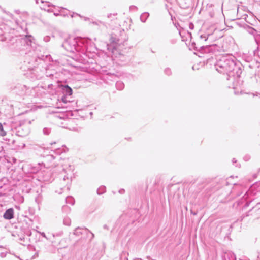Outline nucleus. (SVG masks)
<instances>
[{"label": "nucleus", "mask_w": 260, "mask_h": 260, "mask_svg": "<svg viewBox=\"0 0 260 260\" xmlns=\"http://www.w3.org/2000/svg\"><path fill=\"white\" fill-rule=\"evenodd\" d=\"M92 23H93V24H95V25H99L100 24H103V25L104 24L103 22L100 21H98V22H96V21L93 22Z\"/></svg>", "instance_id": "nucleus-31"}, {"label": "nucleus", "mask_w": 260, "mask_h": 260, "mask_svg": "<svg viewBox=\"0 0 260 260\" xmlns=\"http://www.w3.org/2000/svg\"><path fill=\"white\" fill-rule=\"evenodd\" d=\"M232 162H233V164H234V163H236L237 162V160L235 158H233V160H232Z\"/></svg>", "instance_id": "nucleus-41"}, {"label": "nucleus", "mask_w": 260, "mask_h": 260, "mask_svg": "<svg viewBox=\"0 0 260 260\" xmlns=\"http://www.w3.org/2000/svg\"><path fill=\"white\" fill-rule=\"evenodd\" d=\"M73 233L75 235L77 236H80L84 235H88L89 234H90L91 236L90 240L93 239L94 237V234L90 232L87 228H82L80 227L76 228L75 229Z\"/></svg>", "instance_id": "nucleus-5"}, {"label": "nucleus", "mask_w": 260, "mask_h": 260, "mask_svg": "<svg viewBox=\"0 0 260 260\" xmlns=\"http://www.w3.org/2000/svg\"><path fill=\"white\" fill-rule=\"evenodd\" d=\"M216 70L222 74H226L229 78L239 77L242 73L241 64L236 58L231 55L226 54L219 57L214 64Z\"/></svg>", "instance_id": "nucleus-1"}, {"label": "nucleus", "mask_w": 260, "mask_h": 260, "mask_svg": "<svg viewBox=\"0 0 260 260\" xmlns=\"http://www.w3.org/2000/svg\"><path fill=\"white\" fill-rule=\"evenodd\" d=\"M61 89L64 95L70 96L72 94V89L67 85L62 86Z\"/></svg>", "instance_id": "nucleus-9"}, {"label": "nucleus", "mask_w": 260, "mask_h": 260, "mask_svg": "<svg viewBox=\"0 0 260 260\" xmlns=\"http://www.w3.org/2000/svg\"><path fill=\"white\" fill-rule=\"evenodd\" d=\"M260 209V202L257 203L256 205L252 207L245 215V216L252 215L253 212H256Z\"/></svg>", "instance_id": "nucleus-10"}, {"label": "nucleus", "mask_w": 260, "mask_h": 260, "mask_svg": "<svg viewBox=\"0 0 260 260\" xmlns=\"http://www.w3.org/2000/svg\"><path fill=\"white\" fill-rule=\"evenodd\" d=\"M62 179L61 180V184L62 187L66 188L67 190L69 189V185L72 181L73 173L72 171L67 173V171L63 169V172L61 174Z\"/></svg>", "instance_id": "nucleus-3"}, {"label": "nucleus", "mask_w": 260, "mask_h": 260, "mask_svg": "<svg viewBox=\"0 0 260 260\" xmlns=\"http://www.w3.org/2000/svg\"><path fill=\"white\" fill-rule=\"evenodd\" d=\"M54 152L57 154H60L62 153V150L60 149H57L54 151Z\"/></svg>", "instance_id": "nucleus-29"}, {"label": "nucleus", "mask_w": 260, "mask_h": 260, "mask_svg": "<svg viewBox=\"0 0 260 260\" xmlns=\"http://www.w3.org/2000/svg\"><path fill=\"white\" fill-rule=\"evenodd\" d=\"M250 203H251V201H250V202H247L246 203V204L245 205V206H245V207H248V206H249V204H250Z\"/></svg>", "instance_id": "nucleus-40"}, {"label": "nucleus", "mask_w": 260, "mask_h": 260, "mask_svg": "<svg viewBox=\"0 0 260 260\" xmlns=\"http://www.w3.org/2000/svg\"><path fill=\"white\" fill-rule=\"evenodd\" d=\"M43 167L44 168V164L42 163H38L37 166H35L33 168V172L36 173L39 172L40 170H41L43 168Z\"/></svg>", "instance_id": "nucleus-14"}, {"label": "nucleus", "mask_w": 260, "mask_h": 260, "mask_svg": "<svg viewBox=\"0 0 260 260\" xmlns=\"http://www.w3.org/2000/svg\"><path fill=\"white\" fill-rule=\"evenodd\" d=\"M87 40L80 37H69L62 44V46L68 52L75 51L85 54L87 50Z\"/></svg>", "instance_id": "nucleus-2"}, {"label": "nucleus", "mask_w": 260, "mask_h": 260, "mask_svg": "<svg viewBox=\"0 0 260 260\" xmlns=\"http://www.w3.org/2000/svg\"><path fill=\"white\" fill-rule=\"evenodd\" d=\"M3 148L0 146V152L2 151Z\"/></svg>", "instance_id": "nucleus-43"}, {"label": "nucleus", "mask_w": 260, "mask_h": 260, "mask_svg": "<svg viewBox=\"0 0 260 260\" xmlns=\"http://www.w3.org/2000/svg\"><path fill=\"white\" fill-rule=\"evenodd\" d=\"M119 192L120 193H121V194H123V193H124L125 192V190H124V189H120V190H119Z\"/></svg>", "instance_id": "nucleus-37"}, {"label": "nucleus", "mask_w": 260, "mask_h": 260, "mask_svg": "<svg viewBox=\"0 0 260 260\" xmlns=\"http://www.w3.org/2000/svg\"><path fill=\"white\" fill-rule=\"evenodd\" d=\"M46 75L47 77H51L53 76V74L52 73H50L48 71H46Z\"/></svg>", "instance_id": "nucleus-33"}, {"label": "nucleus", "mask_w": 260, "mask_h": 260, "mask_svg": "<svg viewBox=\"0 0 260 260\" xmlns=\"http://www.w3.org/2000/svg\"><path fill=\"white\" fill-rule=\"evenodd\" d=\"M44 40L45 42H48L49 41V37L48 36H46V37H44Z\"/></svg>", "instance_id": "nucleus-36"}, {"label": "nucleus", "mask_w": 260, "mask_h": 260, "mask_svg": "<svg viewBox=\"0 0 260 260\" xmlns=\"http://www.w3.org/2000/svg\"><path fill=\"white\" fill-rule=\"evenodd\" d=\"M191 45L194 48V50L199 51L202 53H211L210 50V45H207L202 46H196V43L194 42H192Z\"/></svg>", "instance_id": "nucleus-6"}, {"label": "nucleus", "mask_w": 260, "mask_h": 260, "mask_svg": "<svg viewBox=\"0 0 260 260\" xmlns=\"http://www.w3.org/2000/svg\"><path fill=\"white\" fill-rule=\"evenodd\" d=\"M250 156L248 155H245L243 158L244 160L245 161L249 160L250 159Z\"/></svg>", "instance_id": "nucleus-30"}, {"label": "nucleus", "mask_w": 260, "mask_h": 260, "mask_svg": "<svg viewBox=\"0 0 260 260\" xmlns=\"http://www.w3.org/2000/svg\"><path fill=\"white\" fill-rule=\"evenodd\" d=\"M43 132L44 135H48L50 133L51 129L48 127H45L43 130Z\"/></svg>", "instance_id": "nucleus-24"}, {"label": "nucleus", "mask_w": 260, "mask_h": 260, "mask_svg": "<svg viewBox=\"0 0 260 260\" xmlns=\"http://www.w3.org/2000/svg\"><path fill=\"white\" fill-rule=\"evenodd\" d=\"M33 39V37L31 35H26L22 39V42H25L27 46H30L31 44Z\"/></svg>", "instance_id": "nucleus-12"}, {"label": "nucleus", "mask_w": 260, "mask_h": 260, "mask_svg": "<svg viewBox=\"0 0 260 260\" xmlns=\"http://www.w3.org/2000/svg\"><path fill=\"white\" fill-rule=\"evenodd\" d=\"M42 196L40 194L38 195L36 198H35V202L36 203L39 205L40 204H41V202H42Z\"/></svg>", "instance_id": "nucleus-21"}, {"label": "nucleus", "mask_w": 260, "mask_h": 260, "mask_svg": "<svg viewBox=\"0 0 260 260\" xmlns=\"http://www.w3.org/2000/svg\"><path fill=\"white\" fill-rule=\"evenodd\" d=\"M226 256H229V258H230L229 260H236V259L235 255L232 252H229L228 253L225 254L224 256L225 257Z\"/></svg>", "instance_id": "nucleus-20"}, {"label": "nucleus", "mask_w": 260, "mask_h": 260, "mask_svg": "<svg viewBox=\"0 0 260 260\" xmlns=\"http://www.w3.org/2000/svg\"><path fill=\"white\" fill-rule=\"evenodd\" d=\"M106 191V187L102 186L97 189V193L98 194H102Z\"/></svg>", "instance_id": "nucleus-18"}, {"label": "nucleus", "mask_w": 260, "mask_h": 260, "mask_svg": "<svg viewBox=\"0 0 260 260\" xmlns=\"http://www.w3.org/2000/svg\"><path fill=\"white\" fill-rule=\"evenodd\" d=\"M50 55H46V56H44V55H42L41 57H38L37 58H35V62H36V63H35L34 64V66L35 67L36 65H37L38 63H40L41 61H44L46 59H50Z\"/></svg>", "instance_id": "nucleus-11"}, {"label": "nucleus", "mask_w": 260, "mask_h": 260, "mask_svg": "<svg viewBox=\"0 0 260 260\" xmlns=\"http://www.w3.org/2000/svg\"><path fill=\"white\" fill-rule=\"evenodd\" d=\"M117 14H109L108 15V18H111L112 20L114 19Z\"/></svg>", "instance_id": "nucleus-28"}, {"label": "nucleus", "mask_w": 260, "mask_h": 260, "mask_svg": "<svg viewBox=\"0 0 260 260\" xmlns=\"http://www.w3.org/2000/svg\"><path fill=\"white\" fill-rule=\"evenodd\" d=\"M67 98H68V96H66V95H63L61 96V98L60 100H61V101L63 103L66 104V103H67L68 102H71V101H70V100H68V99H67Z\"/></svg>", "instance_id": "nucleus-22"}, {"label": "nucleus", "mask_w": 260, "mask_h": 260, "mask_svg": "<svg viewBox=\"0 0 260 260\" xmlns=\"http://www.w3.org/2000/svg\"><path fill=\"white\" fill-rule=\"evenodd\" d=\"M15 12H16L17 14H19V10H16V11H15Z\"/></svg>", "instance_id": "nucleus-42"}, {"label": "nucleus", "mask_w": 260, "mask_h": 260, "mask_svg": "<svg viewBox=\"0 0 260 260\" xmlns=\"http://www.w3.org/2000/svg\"><path fill=\"white\" fill-rule=\"evenodd\" d=\"M36 2L37 3H38V0H36Z\"/></svg>", "instance_id": "nucleus-45"}, {"label": "nucleus", "mask_w": 260, "mask_h": 260, "mask_svg": "<svg viewBox=\"0 0 260 260\" xmlns=\"http://www.w3.org/2000/svg\"><path fill=\"white\" fill-rule=\"evenodd\" d=\"M14 90L16 94L20 96H24L29 92V88L21 84H18L14 88Z\"/></svg>", "instance_id": "nucleus-4"}, {"label": "nucleus", "mask_w": 260, "mask_h": 260, "mask_svg": "<svg viewBox=\"0 0 260 260\" xmlns=\"http://www.w3.org/2000/svg\"><path fill=\"white\" fill-rule=\"evenodd\" d=\"M149 16V14L147 12L142 13L140 16V20L142 22H145Z\"/></svg>", "instance_id": "nucleus-15"}, {"label": "nucleus", "mask_w": 260, "mask_h": 260, "mask_svg": "<svg viewBox=\"0 0 260 260\" xmlns=\"http://www.w3.org/2000/svg\"><path fill=\"white\" fill-rule=\"evenodd\" d=\"M189 28L190 29H193V24L192 23H190L189 24Z\"/></svg>", "instance_id": "nucleus-38"}, {"label": "nucleus", "mask_w": 260, "mask_h": 260, "mask_svg": "<svg viewBox=\"0 0 260 260\" xmlns=\"http://www.w3.org/2000/svg\"><path fill=\"white\" fill-rule=\"evenodd\" d=\"M210 50L212 53L220 54L225 51L223 46H219L214 44L210 45Z\"/></svg>", "instance_id": "nucleus-7"}, {"label": "nucleus", "mask_w": 260, "mask_h": 260, "mask_svg": "<svg viewBox=\"0 0 260 260\" xmlns=\"http://www.w3.org/2000/svg\"><path fill=\"white\" fill-rule=\"evenodd\" d=\"M5 219L10 220L14 218V210L13 208L7 209L3 215Z\"/></svg>", "instance_id": "nucleus-8"}, {"label": "nucleus", "mask_w": 260, "mask_h": 260, "mask_svg": "<svg viewBox=\"0 0 260 260\" xmlns=\"http://www.w3.org/2000/svg\"><path fill=\"white\" fill-rule=\"evenodd\" d=\"M63 224L69 226L71 224V219L68 217H65L63 221Z\"/></svg>", "instance_id": "nucleus-19"}, {"label": "nucleus", "mask_w": 260, "mask_h": 260, "mask_svg": "<svg viewBox=\"0 0 260 260\" xmlns=\"http://www.w3.org/2000/svg\"><path fill=\"white\" fill-rule=\"evenodd\" d=\"M90 114L92 115V112H90Z\"/></svg>", "instance_id": "nucleus-47"}, {"label": "nucleus", "mask_w": 260, "mask_h": 260, "mask_svg": "<svg viewBox=\"0 0 260 260\" xmlns=\"http://www.w3.org/2000/svg\"><path fill=\"white\" fill-rule=\"evenodd\" d=\"M129 9L131 10H137L138 8L135 6H131L130 7Z\"/></svg>", "instance_id": "nucleus-32"}, {"label": "nucleus", "mask_w": 260, "mask_h": 260, "mask_svg": "<svg viewBox=\"0 0 260 260\" xmlns=\"http://www.w3.org/2000/svg\"><path fill=\"white\" fill-rule=\"evenodd\" d=\"M66 203L73 205L75 203V200L72 197L69 196L66 198Z\"/></svg>", "instance_id": "nucleus-17"}, {"label": "nucleus", "mask_w": 260, "mask_h": 260, "mask_svg": "<svg viewBox=\"0 0 260 260\" xmlns=\"http://www.w3.org/2000/svg\"><path fill=\"white\" fill-rule=\"evenodd\" d=\"M74 15H77V16H80V15H79L78 14L74 13H73V14L71 15V17H73Z\"/></svg>", "instance_id": "nucleus-39"}, {"label": "nucleus", "mask_w": 260, "mask_h": 260, "mask_svg": "<svg viewBox=\"0 0 260 260\" xmlns=\"http://www.w3.org/2000/svg\"><path fill=\"white\" fill-rule=\"evenodd\" d=\"M104 229H107V225H104Z\"/></svg>", "instance_id": "nucleus-44"}, {"label": "nucleus", "mask_w": 260, "mask_h": 260, "mask_svg": "<svg viewBox=\"0 0 260 260\" xmlns=\"http://www.w3.org/2000/svg\"><path fill=\"white\" fill-rule=\"evenodd\" d=\"M62 209H63V210H70V209L69 208V207L68 206H63V207H62Z\"/></svg>", "instance_id": "nucleus-35"}, {"label": "nucleus", "mask_w": 260, "mask_h": 260, "mask_svg": "<svg viewBox=\"0 0 260 260\" xmlns=\"http://www.w3.org/2000/svg\"><path fill=\"white\" fill-rule=\"evenodd\" d=\"M16 198H17V200L18 201L21 203H23L24 201V198L22 196H17Z\"/></svg>", "instance_id": "nucleus-27"}, {"label": "nucleus", "mask_w": 260, "mask_h": 260, "mask_svg": "<svg viewBox=\"0 0 260 260\" xmlns=\"http://www.w3.org/2000/svg\"><path fill=\"white\" fill-rule=\"evenodd\" d=\"M211 36V35H202L200 36V38L201 39H204L205 41H207L208 40V39L209 38V37Z\"/></svg>", "instance_id": "nucleus-25"}, {"label": "nucleus", "mask_w": 260, "mask_h": 260, "mask_svg": "<svg viewBox=\"0 0 260 260\" xmlns=\"http://www.w3.org/2000/svg\"><path fill=\"white\" fill-rule=\"evenodd\" d=\"M41 3H44V1H43L42 0H41Z\"/></svg>", "instance_id": "nucleus-46"}, {"label": "nucleus", "mask_w": 260, "mask_h": 260, "mask_svg": "<svg viewBox=\"0 0 260 260\" xmlns=\"http://www.w3.org/2000/svg\"><path fill=\"white\" fill-rule=\"evenodd\" d=\"M43 237L45 238L46 239H48V238L46 237L45 233L38 232Z\"/></svg>", "instance_id": "nucleus-34"}, {"label": "nucleus", "mask_w": 260, "mask_h": 260, "mask_svg": "<svg viewBox=\"0 0 260 260\" xmlns=\"http://www.w3.org/2000/svg\"><path fill=\"white\" fill-rule=\"evenodd\" d=\"M116 87L118 90H122L124 87V84L120 81H117L115 84Z\"/></svg>", "instance_id": "nucleus-16"}, {"label": "nucleus", "mask_w": 260, "mask_h": 260, "mask_svg": "<svg viewBox=\"0 0 260 260\" xmlns=\"http://www.w3.org/2000/svg\"><path fill=\"white\" fill-rule=\"evenodd\" d=\"M164 72H165V74H166L167 75H168V76L172 74L171 70L169 68H166L164 70Z\"/></svg>", "instance_id": "nucleus-26"}, {"label": "nucleus", "mask_w": 260, "mask_h": 260, "mask_svg": "<svg viewBox=\"0 0 260 260\" xmlns=\"http://www.w3.org/2000/svg\"><path fill=\"white\" fill-rule=\"evenodd\" d=\"M6 135V132L4 131L2 123H0V136H5Z\"/></svg>", "instance_id": "nucleus-23"}, {"label": "nucleus", "mask_w": 260, "mask_h": 260, "mask_svg": "<svg viewBox=\"0 0 260 260\" xmlns=\"http://www.w3.org/2000/svg\"><path fill=\"white\" fill-rule=\"evenodd\" d=\"M253 188H254V187L252 186L247 191H246L245 194L243 197L244 198V199H247V198H249L250 196H251V194H255V192L254 193L253 192Z\"/></svg>", "instance_id": "nucleus-13"}]
</instances>
